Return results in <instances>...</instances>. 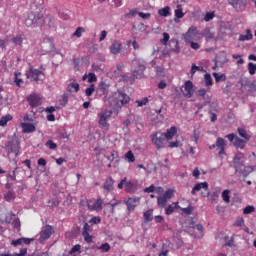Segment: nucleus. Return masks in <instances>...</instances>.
I'll use <instances>...</instances> for the list:
<instances>
[{
	"label": "nucleus",
	"instance_id": "obj_1",
	"mask_svg": "<svg viewBox=\"0 0 256 256\" xmlns=\"http://www.w3.org/2000/svg\"><path fill=\"white\" fill-rule=\"evenodd\" d=\"M104 101L108 103L112 109H121L122 107H125V105H128L131 101V97L122 90H118L117 92L112 93L110 97H105Z\"/></svg>",
	"mask_w": 256,
	"mask_h": 256
},
{
	"label": "nucleus",
	"instance_id": "obj_2",
	"mask_svg": "<svg viewBox=\"0 0 256 256\" xmlns=\"http://www.w3.org/2000/svg\"><path fill=\"white\" fill-rule=\"evenodd\" d=\"M145 69H147V63L143 59H134L132 61V77L122 75L124 81H135V79H143L145 77Z\"/></svg>",
	"mask_w": 256,
	"mask_h": 256
},
{
	"label": "nucleus",
	"instance_id": "obj_3",
	"mask_svg": "<svg viewBox=\"0 0 256 256\" xmlns=\"http://www.w3.org/2000/svg\"><path fill=\"white\" fill-rule=\"evenodd\" d=\"M233 164L235 173H240L243 177H247L249 173H253L251 166H245V155L241 152H237L233 158Z\"/></svg>",
	"mask_w": 256,
	"mask_h": 256
},
{
	"label": "nucleus",
	"instance_id": "obj_4",
	"mask_svg": "<svg viewBox=\"0 0 256 256\" xmlns=\"http://www.w3.org/2000/svg\"><path fill=\"white\" fill-rule=\"evenodd\" d=\"M4 149L8 155H11V153L15 154V157L19 155V151L21 149V141H19V138L17 135H13L4 146Z\"/></svg>",
	"mask_w": 256,
	"mask_h": 256
},
{
	"label": "nucleus",
	"instance_id": "obj_5",
	"mask_svg": "<svg viewBox=\"0 0 256 256\" xmlns=\"http://www.w3.org/2000/svg\"><path fill=\"white\" fill-rule=\"evenodd\" d=\"M43 17V13L41 12H30L25 20L26 27H33V25L43 27Z\"/></svg>",
	"mask_w": 256,
	"mask_h": 256
},
{
	"label": "nucleus",
	"instance_id": "obj_6",
	"mask_svg": "<svg viewBox=\"0 0 256 256\" xmlns=\"http://www.w3.org/2000/svg\"><path fill=\"white\" fill-rule=\"evenodd\" d=\"M41 49L44 53H53V51L56 52L57 55H61L63 57V54H61V50H57L55 48V44H53V38L46 36L42 43H41Z\"/></svg>",
	"mask_w": 256,
	"mask_h": 256
},
{
	"label": "nucleus",
	"instance_id": "obj_7",
	"mask_svg": "<svg viewBox=\"0 0 256 256\" xmlns=\"http://www.w3.org/2000/svg\"><path fill=\"white\" fill-rule=\"evenodd\" d=\"M152 143H154L157 149H163L167 144V138L164 133L157 132L152 135Z\"/></svg>",
	"mask_w": 256,
	"mask_h": 256
},
{
	"label": "nucleus",
	"instance_id": "obj_8",
	"mask_svg": "<svg viewBox=\"0 0 256 256\" xmlns=\"http://www.w3.org/2000/svg\"><path fill=\"white\" fill-rule=\"evenodd\" d=\"M239 83L242 87H248L249 93H251L252 95H254V97H256V84H255V82H251L247 78H242V79H240Z\"/></svg>",
	"mask_w": 256,
	"mask_h": 256
},
{
	"label": "nucleus",
	"instance_id": "obj_9",
	"mask_svg": "<svg viewBox=\"0 0 256 256\" xmlns=\"http://www.w3.org/2000/svg\"><path fill=\"white\" fill-rule=\"evenodd\" d=\"M197 35V27L191 26L188 31L183 34V40L185 43H191L193 39H195V36Z\"/></svg>",
	"mask_w": 256,
	"mask_h": 256
},
{
	"label": "nucleus",
	"instance_id": "obj_10",
	"mask_svg": "<svg viewBox=\"0 0 256 256\" xmlns=\"http://www.w3.org/2000/svg\"><path fill=\"white\" fill-rule=\"evenodd\" d=\"M183 87L185 91L183 92L184 97H188V99H191V97H193V88L195 87V85L191 80H188L184 83Z\"/></svg>",
	"mask_w": 256,
	"mask_h": 256
},
{
	"label": "nucleus",
	"instance_id": "obj_11",
	"mask_svg": "<svg viewBox=\"0 0 256 256\" xmlns=\"http://www.w3.org/2000/svg\"><path fill=\"white\" fill-rule=\"evenodd\" d=\"M140 201V198H128L124 203L127 206L128 211H135V207L139 205Z\"/></svg>",
	"mask_w": 256,
	"mask_h": 256
},
{
	"label": "nucleus",
	"instance_id": "obj_12",
	"mask_svg": "<svg viewBox=\"0 0 256 256\" xmlns=\"http://www.w3.org/2000/svg\"><path fill=\"white\" fill-rule=\"evenodd\" d=\"M51 235H53V227H51V225H46L40 232V241H46Z\"/></svg>",
	"mask_w": 256,
	"mask_h": 256
},
{
	"label": "nucleus",
	"instance_id": "obj_13",
	"mask_svg": "<svg viewBox=\"0 0 256 256\" xmlns=\"http://www.w3.org/2000/svg\"><path fill=\"white\" fill-rule=\"evenodd\" d=\"M39 75H43V71H41L39 69H35V68H33V66H30L29 73H26L27 79L32 77V79H34V81H39Z\"/></svg>",
	"mask_w": 256,
	"mask_h": 256
},
{
	"label": "nucleus",
	"instance_id": "obj_14",
	"mask_svg": "<svg viewBox=\"0 0 256 256\" xmlns=\"http://www.w3.org/2000/svg\"><path fill=\"white\" fill-rule=\"evenodd\" d=\"M123 47V44H121V42L119 41H114L111 45H110V53H112V55H119L121 53V48Z\"/></svg>",
	"mask_w": 256,
	"mask_h": 256
},
{
	"label": "nucleus",
	"instance_id": "obj_15",
	"mask_svg": "<svg viewBox=\"0 0 256 256\" xmlns=\"http://www.w3.org/2000/svg\"><path fill=\"white\" fill-rule=\"evenodd\" d=\"M53 25H54L53 17H51L49 15L43 16L42 27H44V29H51V27H53Z\"/></svg>",
	"mask_w": 256,
	"mask_h": 256
},
{
	"label": "nucleus",
	"instance_id": "obj_16",
	"mask_svg": "<svg viewBox=\"0 0 256 256\" xmlns=\"http://www.w3.org/2000/svg\"><path fill=\"white\" fill-rule=\"evenodd\" d=\"M28 102L32 107H39V105H41V97L36 94L30 95L28 97Z\"/></svg>",
	"mask_w": 256,
	"mask_h": 256
},
{
	"label": "nucleus",
	"instance_id": "obj_17",
	"mask_svg": "<svg viewBox=\"0 0 256 256\" xmlns=\"http://www.w3.org/2000/svg\"><path fill=\"white\" fill-rule=\"evenodd\" d=\"M227 143L225 142V139L219 137L217 138L216 141V147H218L219 152L218 155H225V147H226Z\"/></svg>",
	"mask_w": 256,
	"mask_h": 256
},
{
	"label": "nucleus",
	"instance_id": "obj_18",
	"mask_svg": "<svg viewBox=\"0 0 256 256\" xmlns=\"http://www.w3.org/2000/svg\"><path fill=\"white\" fill-rule=\"evenodd\" d=\"M201 189H204V191H209V183L201 182V183L196 184L194 186V188L192 189L191 193L193 195H195V193H197V191H201Z\"/></svg>",
	"mask_w": 256,
	"mask_h": 256
},
{
	"label": "nucleus",
	"instance_id": "obj_19",
	"mask_svg": "<svg viewBox=\"0 0 256 256\" xmlns=\"http://www.w3.org/2000/svg\"><path fill=\"white\" fill-rule=\"evenodd\" d=\"M166 137V140L169 141L175 137L177 134V127L172 126L171 128L167 129L166 133H163Z\"/></svg>",
	"mask_w": 256,
	"mask_h": 256
},
{
	"label": "nucleus",
	"instance_id": "obj_20",
	"mask_svg": "<svg viewBox=\"0 0 256 256\" xmlns=\"http://www.w3.org/2000/svg\"><path fill=\"white\" fill-rule=\"evenodd\" d=\"M21 127L23 129V133H35L36 131L35 125L31 123H22Z\"/></svg>",
	"mask_w": 256,
	"mask_h": 256
},
{
	"label": "nucleus",
	"instance_id": "obj_21",
	"mask_svg": "<svg viewBox=\"0 0 256 256\" xmlns=\"http://www.w3.org/2000/svg\"><path fill=\"white\" fill-rule=\"evenodd\" d=\"M114 183H115V180H113L112 177L107 178L106 181L103 184V189H105L106 191H113Z\"/></svg>",
	"mask_w": 256,
	"mask_h": 256
},
{
	"label": "nucleus",
	"instance_id": "obj_22",
	"mask_svg": "<svg viewBox=\"0 0 256 256\" xmlns=\"http://www.w3.org/2000/svg\"><path fill=\"white\" fill-rule=\"evenodd\" d=\"M175 17V23L179 22L178 19H183V17H185V13H183V8L181 7L180 4L177 5V9L175 10Z\"/></svg>",
	"mask_w": 256,
	"mask_h": 256
},
{
	"label": "nucleus",
	"instance_id": "obj_23",
	"mask_svg": "<svg viewBox=\"0 0 256 256\" xmlns=\"http://www.w3.org/2000/svg\"><path fill=\"white\" fill-rule=\"evenodd\" d=\"M201 36L209 40L215 39V33L211 32V28L209 27H206L202 30Z\"/></svg>",
	"mask_w": 256,
	"mask_h": 256
},
{
	"label": "nucleus",
	"instance_id": "obj_24",
	"mask_svg": "<svg viewBox=\"0 0 256 256\" xmlns=\"http://www.w3.org/2000/svg\"><path fill=\"white\" fill-rule=\"evenodd\" d=\"M125 187H126V193H135V190L137 189V184L133 181L127 182L126 180Z\"/></svg>",
	"mask_w": 256,
	"mask_h": 256
},
{
	"label": "nucleus",
	"instance_id": "obj_25",
	"mask_svg": "<svg viewBox=\"0 0 256 256\" xmlns=\"http://www.w3.org/2000/svg\"><path fill=\"white\" fill-rule=\"evenodd\" d=\"M150 221H153V209H149L144 212V222L142 225H147V223H150Z\"/></svg>",
	"mask_w": 256,
	"mask_h": 256
},
{
	"label": "nucleus",
	"instance_id": "obj_26",
	"mask_svg": "<svg viewBox=\"0 0 256 256\" xmlns=\"http://www.w3.org/2000/svg\"><path fill=\"white\" fill-rule=\"evenodd\" d=\"M25 255H27V248L21 249L20 253L11 254V252L9 251L0 253V256H25Z\"/></svg>",
	"mask_w": 256,
	"mask_h": 256
},
{
	"label": "nucleus",
	"instance_id": "obj_27",
	"mask_svg": "<svg viewBox=\"0 0 256 256\" xmlns=\"http://www.w3.org/2000/svg\"><path fill=\"white\" fill-rule=\"evenodd\" d=\"M107 117H109V115H107L106 112L100 113L99 125L102 127H109V123H107Z\"/></svg>",
	"mask_w": 256,
	"mask_h": 256
},
{
	"label": "nucleus",
	"instance_id": "obj_28",
	"mask_svg": "<svg viewBox=\"0 0 256 256\" xmlns=\"http://www.w3.org/2000/svg\"><path fill=\"white\" fill-rule=\"evenodd\" d=\"M247 144L246 140H243L239 137H237L234 141V147H236L237 149H245V145Z\"/></svg>",
	"mask_w": 256,
	"mask_h": 256
},
{
	"label": "nucleus",
	"instance_id": "obj_29",
	"mask_svg": "<svg viewBox=\"0 0 256 256\" xmlns=\"http://www.w3.org/2000/svg\"><path fill=\"white\" fill-rule=\"evenodd\" d=\"M67 91L69 93H79V83L72 82V83L68 84Z\"/></svg>",
	"mask_w": 256,
	"mask_h": 256
},
{
	"label": "nucleus",
	"instance_id": "obj_30",
	"mask_svg": "<svg viewBox=\"0 0 256 256\" xmlns=\"http://www.w3.org/2000/svg\"><path fill=\"white\" fill-rule=\"evenodd\" d=\"M158 15H160V17H169L171 15V7L165 6L164 8L159 9Z\"/></svg>",
	"mask_w": 256,
	"mask_h": 256
},
{
	"label": "nucleus",
	"instance_id": "obj_31",
	"mask_svg": "<svg viewBox=\"0 0 256 256\" xmlns=\"http://www.w3.org/2000/svg\"><path fill=\"white\" fill-rule=\"evenodd\" d=\"M15 191L13 190H8L7 192L4 193V199L5 201L11 202V201H15Z\"/></svg>",
	"mask_w": 256,
	"mask_h": 256
},
{
	"label": "nucleus",
	"instance_id": "obj_32",
	"mask_svg": "<svg viewBox=\"0 0 256 256\" xmlns=\"http://www.w3.org/2000/svg\"><path fill=\"white\" fill-rule=\"evenodd\" d=\"M237 131H238V135H240V137H242L244 141H249V139H251V136L247 134V130H245L244 128H238Z\"/></svg>",
	"mask_w": 256,
	"mask_h": 256
},
{
	"label": "nucleus",
	"instance_id": "obj_33",
	"mask_svg": "<svg viewBox=\"0 0 256 256\" xmlns=\"http://www.w3.org/2000/svg\"><path fill=\"white\" fill-rule=\"evenodd\" d=\"M197 97H202L203 101H211V99H207V90L202 88L196 92Z\"/></svg>",
	"mask_w": 256,
	"mask_h": 256
},
{
	"label": "nucleus",
	"instance_id": "obj_34",
	"mask_svg": "<svg viewBox=\"0 0 256 256\" xmlns=\"http://www.w3.org/2000/svg\"><path fill=\"white\" fill-rule=\"evenodd\" d=\"M97 89L100 91V93H102V95H105V93L109 91V85L105 82H100Z\"/></svg>",
	"mask_w": 256,
	"mask_h": 256
},
{
	"label": "nucleus",
	"instance_id": "obj_35",
	"mask_svg": "<svg viewBox=\"0 0 256 256\" xmlns=\"http://www.w3.org/2000/svg\"><path fill=\"white\" fill-rule=\"evenodd\" d=\"M253 39V34L251 33V30H246V35H240L239 41H251Z\"/></svg>",
	"mask_w": 256,
	"mask_h": 256
},
{
	"label": "nucleus",
	"instance_id": "obj_36",
	"mask_svg": "<svg viewBox=\"0 0 256 256\" xmlns=\"http://www.w3.org/2000/svg\"><path fill=\"white\" fill-rule=\"evenodd\" d=\"M11 119H13V116H11L10 114L2 116L0 119V127H5V125H7L9 121H11Z\"/></svg>",
	"mask_w": 256,
	"mask_h": 256
},
{
	"label": "nucleus",
	"instance_id": "obj_37",
	"mask_svg": "<svg viewBox=\"0 0 256 256\" xmlns=\"http://www.w3.org/2000/svg\"><path fill=\"white\" fill-rule=\"evenodd\" d=\"M12 43L21 47L23 45V36L21 34H18L17 36L12 38Z\"/></svg>",
	"mask_w": 256,
	"mask_h": 256
},
{
	"label": "nucleus",
	"instance_id": "obj_38",
	"mask_svg": "<svg viewBox=\"0 0 256 256\" xmlns=\"http://www.w3.org/2000/svg\"><path fill=\"white\" fill-rule=\"evenodd\" d=\"M213 77H214L216 83H219L220 81H226L227 80V76L225 74H220L219 75V73H216V72L213 73Z\"/></svg>",
	"mask_w": 256,
	"mask_h": 256
},
{
	"label": "nucleus",
	"instance_id": "obj_39",
	"mask_svg": "<svg viewBox=\"0 0 256 256\" xmlns=\"http://www.w3.org/2000/svg\"><path fill=\"white\" fill-rule=\"evenodd\" d=\"M179 203H173L167 206V208L165 209L166 211V215H172V213L175 211V209H177V205Z\"/></svg>",
	"mask_w": 256,
	"mask_h": 256
},
{
	"label": "nucleus",
	"instance_id": "obj_40",
	"mask_svg": "<svg viewBox=\"0 0 256 256\" xmlns=\"http://www.w3.org/2000/svg\"><path fill=\"white\" fill-rule=\"evenodd\" d=\"M197 71H205V69L202 66H197L195 64H192L191 71H190L192 77L193 75H195V73H197Z\"/></svg>",
	"mask_w": 256,
	"mask_h": 256
},
{
	"label": "nucleus",
	"instance_id": "obj_41",
	"mask_svg": "<svg viewBox=\"0 0 256 256\" xmlns=\"http://www.w3.org/2000/svg\"><path fill=\"white\" fill-rule=\"evenodd\" d=\"M86 97H91L95 93V84H91L90 87L85 90Z\"/></svg>",
	"mask_w": 256,
	"mask_h": 256
},
{
	"label": "nucleus",
	"instance_id": "obj_42",
	"mask_svg": "<svg viewBox=\"0 0 256 256\" xmlns=\"http://www.w3.org/2000/svg\"><path fill=\"white\" fill-rule=\"evenodd\" d=\"M204 79L207 87H211V85H213V78H211V74L206 73L204 75Z\"/></svg>",
	"mask_w": 256,
	"mask_h": 256
},
{
	"label": "nucleus",
	"instance_id": "obj_43",
	"mask_svg": "<svg viewBox=\"0 0 256 256\" xmlns=\"http://www.w3.org/2000/svg\"><path fill=\"white\" fill-rule=\"evenodd\" d=\"M125 158L129 161V163H135V155L131 150L125 154Z\"/></svg>",
	"mask_w": 256,
	"mask_h": 256
},
{
	"label": "nucleus",
	"instance_id": "obj_44",
	"mask_svg": "<svg viewBox=\"0 0 256 256\" xmlns=\"http://www.w3.org/2000/svg\"><path fill=\"white\" fill-rule=\"evenodd\" d=\"M12 226L14 229H16L17 231H21V220H19V218H16L12 221Z\"/></svg>",
	"mask_w": 256,
	"mask_h": 256
},
{
	"label": "nucleus",
	"instance_id": "obj_45",
	"mask_svg": "<svg viewBox=\"0 0 256 256\" xmlns=\"http://www.w3.org/2000/svg\"><path fill=\"white\" fill-rule=\"evenodd\" d=\"M170 44H172V45L175 46L174 48H172V51H173L174 53H179V51H181V48L179 47V41H177V40H171V41H170Z\"/></svg>",
	"mask_w": 256,
	"mask_h": 256
},
{
	"label": "nucleus",
	"instance_id": "obj_46",
	"mask_svg": "<svg viewBox=\"0 0 256 256\" xmlns=\"http://www.w3.org/2000/svg\"><path fill=\"white\" fill-rule=\"evenodd\" d=\"M230 191L229 190H224L222 192V199L225 201V203H229L231 201V197L229 196Z\"/></svg>",
	"mask_w": 256,
	"mask_h": 256
},
{
	"label": "nucleus",
	"instance_id": "obj_47",
	"mask_svg": "<svg viewBox=\"0 0 256 256\" xmlns=\"http://www.w3.org/2000/svg\"><path fill=\"white\" fill-rule=\"evenodd\" d=\"M244 215H250V213H255V206H246L243 209Z\"/></svg>",
	"mask_w": 256,
	"mask_h": 256
},
{
	"label": "nucleus",
	"instance_id": "obj_48",
	"mask_svg": "<svg viewBox=\"0 0 256 256\" xmlns=\"http://www.w3.org/2000/svg\"><path fill=\"white\" fill-rule=\"evenodd\" d=\"M14 75H15L14 81L17 87H21V83H23V79L19 78V75H21V72H15Z\"/></svg>",
	"mask_w": 256,
	"mask_h": 256
},
{
	"label": "nucleus",
	"instance_id": "obj_49",
	"mask_svg": "<svg viewBox=\"0 0 256 256\" xmlns=\"http://www.w3.org/2000/svg\"><path fill=\"white\" fill-rule=\"evenodd\" d=\"M248 71L251 75H255V73H256V64H254L253 62H249L248 63Z\"/></svg>",
	"mask_w": 256,
	"mask_h": 256
},
{
	"label": "nucleus",
	"instance_id": "obj_50",
	"mask_svg": "<svg viewBox=\"0 0 256 256\" xmlns=\"http://www.w3.org/2000/svg\"><path fill=\"white\" fill-rule=\"evenodd\" d=\"M157 204L159 207H165L167 205V200L163 196H159L157 199Z\"/></svg>",
	"mask_w": 256,
	"mask_h": 256
},
{
	"label": "nucleus",
	"instance_id": "obj_51",
	"mask_svg": "<svg viewBox=\"0 0 256 256\" xmlns=\"http://www.w3.org/2000/svg\"><path fill=\"white\" fill-rule=\"evenodd\" d=\"M46 147H48V149H51L52 151H55V149H57V144L53 142V140H48L46 142Z\"/></svg>",
	"mask_w": 256,
	"mask_h": 256
},
{
	"label": "nucleus",
	"instance_id": "obj_52",
	"mask_svg": "<svg viewBox=\"0 0 256 256\" xmlns=\"http://www.w3.org/2000/svg\"><path fill=\"white\" fill-rule=\"evenodd\" d=\"M169 39H170L169 33L164 32L163 39L160 40V43H162V45H167V43L169 42Z\"/></svg>",
	"mask_w": 256,
	"mask_h": 256
},
{
	"label": "nucleus",
	"instance_id": "obj_53",
	"mask_svg": "<svg viewBox=\"0 0 256 256\" xmlns=\"http://www.w3.org/2000/svg\"><path fill=\"white\" fill-rule=\"evenodd\" d=\"M89 223H91L92 225H99V223H101V217L94 216L89 220Z\"/></svg>",
	"mask_w": 256,
	"mask_h": 256
},
{
	"label": "nucleus",
	"instance_id": "obj_54",
	"mask_svg": "<svg viewBox=\"0 0 256 256\" xmlns=\"http://www.w3.org/2000/svg\"><path fill=\"white\" fill-rule=\"evenodd\" d=\"M138 107H143V105H147L149 103V98L144 97L142 100H136Z\"/></svg>",
	"mask_w": 256,
	"mask_h": 256
},
{
	"label": "nucleus",
	"instance_id": "obj_55",
	"mask_svg": "<svg viewBox=\"0 0 256 256\" xmlns=\"http://www.w3.org/2000/svg\"><path fill=\"white\" fill-rule=\"evenodd\" d=\"M85 33V28L78 27L76 31L73 33L74 37H81V35Z\"/></svg>",
	"mask_w": 256,
	"mask_h": 256
},
{
	"label": "nucleus",
	"instance_id": "obj_56",
	"mask_svg": "<svg viewBox=\"0 0 256 256\" xmlns=\"http://www.w3.org/2000/svg\"><path fill=\"white\" fill-rule=\"evenodd\" d=\"M99 249H101V251H104L105 253H109V251H111V246L109 245V243H104L99 247Z\"/></svg>",
	"mask_w": 256,
	"mask_h": 256
},
{
	"label": "nucleus",
	"instance_id": "obj_57",
	"mask_svg": "<svg viewBox=\"0 0 256 256\" xmlns=\"http://www.w3.org/2000/svg\"><path fill=\"white\" fill-rule=\"evenodd\" d=\"M95 206V211H97V209H103V200L101 198H98L95 202H94Z\"/></svg>",
	"mask_w": 256,
	"mask_h": 256
},
{
	"label": "nucleus",
	"instance_id": "obj_58",
	"mask_svg": "<svg viewBox=\"0 0 256 256\" xmlns=\"http://www.w3.org/2000/svg\"><path fill=\"white\" fill-rule=\"evenodd\" d=\"M79 251H81V245L76 244L71 250H70V255H75V253H78Z\"/></svg>",
	"mask_w": 256,
	"mask_h": 256
},
{
	"label": "nucleus",
	"instance_id": "obj_59",
	"mask_svg": "<svg viewBox=\"0 0 256 256\" xmlns=\"http://www.w3.org/2000/svg\"><path fill=\"white\" fill-rule=\"evenodd\" d=\"M214 17H215V13L207 12L205 17H204V21H206L208 23V21L213 20Z\"/></svg>",
	"mask_w": 256,
	"mask_h": 256
},
{
	"label": "nucleus",
	"instance_id": "obj_60",
	"mask_svg": "<svg viewBox=\"0 0 256 256\" xmlns=\"http://www.w3.org/2000/svg\"><path fill=\"white\" fill-rule=\"evenodd\" d=\"M209 103H211V100H204L202 104L201 103L195 104V107H197V109H203V107H206V105H209Z\"/></svg>",
	"mask_w": 256,
	"mask_h": 256
},
{
	"label": "nucleus",
	"instance_id": "obj_61",
	"mask_svg": "<svg viewBox=\"0 0 256 256\" xmlns=\"http://www.w3.org/2000/svg\"><path fill=\"white\" fill-rule=\"evenodd\" d=\"M97 81V76L95 73H89L88 74V83H95Z\"/></svg>",
	"mask_w": 256,
	"mask_h": 256
},
{
	"label": "nucleus",
	"instance_id": "obj_62",
	"mask_svg": "<svg viewBox=\"0 0 256 256\" xmlns=\"http://www.w3.org/2000/svg\"><path fill=\"white\" fill-rule=\"evenodd\" d=\"M225 137H226V139L229 140L230 143H233V144L235 143V140L237 139V136L234 133L228 134Z\"/></svg>",
	"mask_w": 256,
	"mask_h": 256
},
{
	"label": "nucleus",
	"instance_id": "obj_63",
	"mask_svg": "<svg viewBox=\"0 0 256 256\" xmlns=\"http://www.w3.org/2000/svg\"><path fill=\"white\" fill-rule=\"evenodd\" d=\"M163 197L166 200L171 199V197H173V190H171V189L166 190V192L163 194Z\"/></svg>",
	"mask_w": 256,
	"mask_h": 256
},
{
	"label": "nucleus",
	"instance_id": "obj_64",
	"mask_svg": "<svg viewBox=\"0 0 256 256\" xmlns=\"http://www.w3.org/2000/svg\"><path fill=\"white\" fill-rule=\"evenodd\" d=\"M28 256H49V253L47 252H34L31 255Z\"/></svg>",
	"mask_w": 256,
	"mask_h": 256
}]
</instances>
